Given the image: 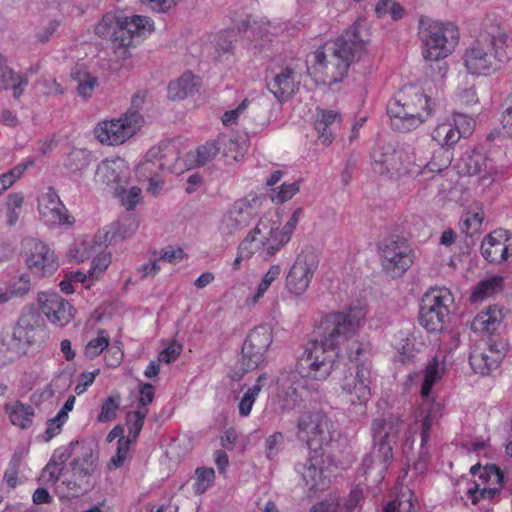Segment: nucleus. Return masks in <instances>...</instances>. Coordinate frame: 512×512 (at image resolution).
<instances>
[{
	"instance_id": "obj_1",
	"label": "nucleus",
	"mask_w": 512,
	"mask_h": 512,
	"mask_svg": "<svg viewBox=\"0 0 512 512\" xmlns=\"http://www.w3.org/2000/svg\"><path fill=\"white\" fill-rule=\"evenodd\" d=\"M365 41L356 25L347 29L333 42H328L313 54L312 70L316 81L331 86L343 80L352 62L361 59Z\"/></svg>"
},
{
	"instance_id": "obj_2",
	"label": "nucleus",
	"mask_w": 512,
	"mask_h": 512,
	"mask_svg": "<svg viewBox=\"0 0 512 512\" xmlns=\"http://www.w3.org/2000/svg\"><path fill=\"white\" fill-rule=\"evenodd\" d=\"M365 318L366 311L361 307L328 313L315 326L313 339L307 346L312 350L322 349L324 357L331 360L334 369L335 356L338 354L335 351L358 334Z\"/></svg>"
},
{
	"instance_id": "obj_3",
	"label": "nucleus",
	"mask_w": 512,
	"mask_h": 512,
	"mask_svg": "<svg viewBox=\"0 0 512 512\" xmlns=\"http://www.w3.org/2000/svg\"><path fill=\"white\" fill-rule=\"evenodd\" d=\"M511 43L512 39L500 27L490 24L466 48L463 64L472 75H489L511 58Z\"/></svg>"
},
{
	"instance_id": "obj_4",
	"label": "nucleus",
	"mask_w": 512,
	"mask_h": 512,
	"mask_svg": "<svg viewBox=\"0 0 512 512\" xmlns=\"http://www.w3.org/2000/svg\"><path fill=\"white\" fill-rule=\"evenodd\" d=\"M404 430V420L399 414H387L376 417L371 423V437L373 446L361 464L364 474L369 471L382 474L387 470L393 459V445H395Z\"/></svg>"
},
{
	"instance_id": "obj_5",
	"label": "nucleus",
	"mask_w": 512,
	"mask_h": 512,
	"mask_svg": "<svg viewBox=\"0 0 512 512\" xmlns=\"http://www.w3.org/2000/svg\"><path fill=\"white\" fill-rule=\"evenodd\" d=\"M73 459L57 485L61 498L78 497L93 487V477L98 470L99 451L89 442H72Z\"/></svg>"
},
{
	"instance_id": "obj_6",
	"label": "nucleus",
	"mask_w": 512,
	"mask_h": 512,
	"mask_svg": "<svg viewBox=\"0 0 512 512\" xmlns=\"http://www.w3.org/2000/svg\"><path fill=\"white\" fill-rule=\"evenodd\" d=\"M418 35L424 45L423 57L434 61L436 67L430 65V68L438 70L436 77H443L448 68L446 63L439 60L451 54L458 44V28L450 22L443 23L422 16L419 19Z\"/></svg>"
},
{
	"instance_id": "obj_7",
	"label": "nucleus",
	"mask_w": 512,
	"mask_h": 512,
	"mask_svg": "<svg viewBox=\"0 0 512 512\" xmlns=\"http://www.w3.org/2000/svg\"><path fill=\"white\" fill-rule=\"evenodd\" d=\"M434 102L414 87L404 88L387 105L392 126L401 132H410L419 127L432 114Z\"/></svg>"
},
{
	"instance_id": "obj_8",
	"label": "nucleus",
	"mask_w": 512,
	"mask_h": 512,
	"mask_svg": "<svg viewBox=\"0 0 512 512\" xmlns=\"http://www.w3.org/2000/svg\"><path fill=\"white\" fill-rule=\"evenodd\" d=\"M345 351L348 359L355 362V371L345 375L342 383V391L349 397L351 404H365L371 395V371L366 359L371 351V344L367 340H350L345 343Z\"/></svg>"
},
{
	"instance_id": "obj_9",
	"label": "nucleus",
	"mask_w": 512,
	"mask_h": 512,
	"mask_svg": "<svg viewBox=\"0 0 512 512\" xmlns=\"http://www.w3.org/2000/svg\"><path fill=\"white\" fill-rule=\"evenodd\" d=\"M332 362L325 358L323 350L305 347L304 353L298 358L295 371L282 374L281 385L286 394L294 400L302 397L301 389H305L306 378L325 380L332 372Z\"/></svg>"
},
{
	"instance_id": "obj_10",
	"label": "nucleus",
	"mask_w": 512,
	"mask_h": 512,
	"mask_svg": "<svg viewBox=\"0 0 512 512\" xmlns=\"http://www.w3.org/2000/svg\"><path fill=\"white\" fill-rule=\"evenodd\" d=\"M144 99L134 95L131 107L118 118L105 120L94 128V135L102 144L121 145L133 137L144 123L143 116L137 111Z\"/></svg>"
},
{
	"instance_id": "obj_11",
	"label": "nucleus",
	"mask_w": 512,
	"mask_h": 512,
	"mask_svg": "<svg viewBox=\"0 0 512 512\" xmlns=\"http://www.w3.org/2000/svg\"><path fill=\"white\" fill-rule=\"evenodd\" d=\"M454 297L446 287L431 288L421 302L419 322L428 332H441L449 322Z\"/></svg>"
},
{
	"instance_id": "obj_12",
	"label": "nucleus",
	"mask_w": 512,
	"mask_h": 512,
	"mask_svg": "<svg viewBox=\"0 0 512 512\" xmlns=\"http://www.w3.org/2000/svg\"><path fill=\"white\" fill-rule=\"evenodd\" d=\"M373 169L379 174H405L414 172L412 153L404 147L379 140L372 152Z\"/></svg>"
},
{
	"instance_id": "obj_13",
	"label": "nucleus",
	"mask_w": 512,
	"mask_h": 512,
	"mask_svg": "<svg viewBox=\"0 0 512 512\" xmlns=\"http://www.w3.org/2000/svg\"><path fill=\"white\" fill-rule=\"evenodd\" d=\"M332 423L321 411L301 414L297 422V435L304 440L312 453L317 454L331 440Z\"/></svg>"
},
{
	"instance_id": "obj_14",
	"label": "nucleus",
	"mask_w": 512,
	"mask_h": 512,
	"mask_svg": "<svg viewBox=\"0 0 512 512\" xmlns=\"http://www.w3.org/2000/svg\"><path fill=\"white\" fill-rule=\"evenodd\" d=\"M259 206L260 200L257 196L236 200L221 218L220 233L224 236H232L249 226L258 216Z\"/></svg>"
},
{
	"instance_id": "obj_15",
	"label": "nucleus",
	"mask_w": 512,
	"mask_h": 512,
	"mask_svg": "<svg viewBox=\"0 0 512 512\" xmlns=\"http://www.w3.org/2000/svg\"><path fill=\"white\" fill-rule=\"evenodd\" d=\"M382 267L393 277L401 276L413 263L412 249L406 240L385 239L379 245Z\"/></svg>"
},
{
	"instance_id": "obj_16",
	"label": "nucleus",
	"mask_w": 512,
	"mask_h": 512,
	"mask_svg": "<svg viewBox=\"0 0 512 512\" xmlns=\"http://www.w3.org/2000/svg\"><path fill=\"white\" fill-rule=\"evenodd\" d=\"M319 265V256L313 249L303 250L296 258L286 277V287L300 296L308 289Z\"/></svg>"
},
{
	"instance_id": "obj_17",
	"label": "nucleus",
	"mask_w": 512,
	"mask_h": 512,
	"mask_svg": "<svg viewBox=\"0 0 512 512\" xmlns=\"http://www.w3.org/2000/svg\"><path fill=\"white\" fill-rule=\"evenodd\" d=\"M178 160L177 148L170 141H161L158 145L149 149L145 160L136 169L137 175L143 179L158 177L164 169L174 172L173 163Z\"/></svg>"
},
{
	"instance_id": "obj_18",
	"label": "nucleus",
	"mask_w": 512,
	"mask_h": 512,
	"mask_svg": "<svg viewBox=\"0 0 512 512\" xmlns=\"http://www.w3.org/2000/svg\"><path fill=\"white\" fill-rule=\"evenodd\" d=\"M280 233L278 228L269 225L267 221L260 220L241 242L239 248L249 254L260 251L264 257H271L284 246L279 244Z\"/></svg>"
},
{
	"instance_id": "obj_19",
	"label": "nucleus",
	"mask_w": 512,
	"mask_h": 512,
	"mask_svg": "<svg viewBox=\"0 0 512 512\" xmlns=\"http://www.w3.org/2000/svg\"><path fill=\"white\" fill-rule=\"evenodd\" d=\"M272 342V333L267 326H258L250 331L242 346L241 368L244 372L256 369Z\"/></svg>"
},
{
	"instance_id": "obj_20",
	"label": "nucleus",
	"mask_w": 512,
	"mask_h": 512,
	"mask_svg": "<svg viewBox=\"0 0 512 512\" xmlns=\"http://www.w3.org/2000/svg\"><path fill=\"white\" fill-rule=\"evenodd\" d=\"M38 302L42 313L55 326L63 327L73 318L72 305L55 292L39 293Z\"/></svg>"
},
{
	"instance_id": "obj_21",
	"label": "nucleus",
	"mask_w": 512,
	"mask_h": 512,
	"mask_svg": "<svg viewBox=\"0 0 512 512\" xmlns=\"http://www.w3.org/2000/svg\"><path fill=\"white\" fill-rule=\"evenodd\" d=\"M38 211L41 219L49 226L72 225L65 205L53 188H48L38 199Z\"/></svg>"
},
{
	"instance_id": "obj_22",
	"label": "nucleus",
	"mask_w": 512,
	"mask_h": 512,
	"mask_svg": "<svg viewBox=\"0 0 512 512\" xmlns=\"http://www.w3.org/2000/svg\"><path fill=\"white\" fill-rule=\"evenodd\" d=\"M44 328L42 316L37 312L30 311L20 316L11 336L26 349L45 336Z\"/></svg>"
},
{
	"instance_id": "obj_23",
	"label": "nucleus",
	"mask_w": 512,
	"mask_h": 512,
	"mask_svg": "<svg viewBox=\"0 0 512 512\" xmlns=\"http://www.w3.org/2000/svg\"><path fill=\"white\" fill-rule=\"evenodd\" d=\"M26 263L30 270L42 276H49L58 268L54 251L46 243L36 239L30 241V251Z\"/></svg>"
},
{
	"instance_id": "obj_24",
	"label": "nucleus",
	"mask_w": 512,
	"mask_h": 512,
	"mask_svg": "<svg viewBox=\"0 0 512 512\" xmlns=\"http://www.w3.org/2000/svg\"><path fill=\"white\" fill-rule=\"evenodd\" d=\"M96 177L107 185L115 184V191L120 194L125 192L124 185L127 184L130 171L123 158L116 157L102 161L96 169Z\"/></svg>"
},
{
	"instance_id": "obj_25",
	"label": "nucleus",
	"mask_w": 512,
	"mask_h": 512,
	"mask_svg": "<svg viewBox=\"0 0 512 512\" xmlns=\"http://www.w3.org/2000/svg\"><path fill=\"white\" fill-rule=\"evenodd\" d=\"M322 453L311 454L303 463H298L296 470L301 474L304 484L310 493H316L326 489L329 479L323 475Z\"/></svg>"
},
{
	"instance_id": "obj_26",
	"label": "nucleus",
	"mask_w": 512,
	"mask_h": 512,
	"mask_svg": "<svg viewBox=\"0 0 512 512\" xmlns=\"http://www.w3.org/2000/svg\"><path fill=\"white\" fill-rule=\"evenodd\" d=\"M72 456V443L63 450L56 451L51 460L43 468L40 475V481L45 485L55 486V489L57 490V485L63 479V474L66 470L65 463Z\"/></svg>"
},
{
	"instance_id": "obj_27",
	"label": "nucleus",
	"mask_w": 512,
	"mask_h": 512,
	"mask_svg": "<svg viewBox=\"0 0 512 512\" xmlns=\"http://www.w3.org/2000/svg\"><path fill=\"white\" fill-rule=\"evenodd\" d=\"M95 33L100 38L109 40L115 52L123 55L124 46L118 45L122 39L121 13H106L95 26Z\"/></svg>"
},
{
	"instance_id": "obj_28",
	"label": "nucleus",
	"mask_w": 512,
	"mask_h": 512,
	"mask_svg": "<svg viewBox=\"0 0 512 512\" xmlns=\"http://www.w3.org/2000/svg\"><path fill=\"white\" fill-rule=\"evenodd\" d=\"M295 75L296 73L292 68L283 67L267 83L268 89L279 101L288 99L298 90Z\"/></svg>"
},
{
	"instance_id": "obj_29",
	"label": "nucleus",
	"mask_w": 512,
	"mask_h": 512,
	"mask_svg": "<svg viewBox=\"0 0 512 512\" xmlns=\"http://www.w3.org/2000/svg\"><path fill=\"white\" fill-rule=\"evenodd\" d=\"M147 27H151L150 21L147 17L139 15L129 17L121 13L122 39L118 42V45L124 46L122 58H127L129 56L127 48L132 45L134 36L139 35L142 31L146 30Z\"/></svg>"
},
{
	"instance_id": "obj_30",
	"label": "nucleus",
	"mask_w": 512,
	"mask_h": 512,
	"mask_svg": "<svg viewBox=\"0 0 512 512\" xmlns=\"http://www.w3.org/2000/svg\"><path fill=\"white\" fill-rule=\"evenodd\" d=\"M503 360V352L475 349L469 356V363L475 373L489 375L497 369Z\"/></svg>"
},
{
	"instance_id": "obj_31",
	"label": "nucleus",
	"mask_w": 512,
	"mask_h": 512,
	"mask_svg": "<svg viewBox=\"0 0 512 512\" xmlns=\"http://www.w3.org/2000/svg\"><path fill=\"white\" fill-rule=\"evenodd\" d=\"M92 161V154L83 148H73L63 159V167L69 175L81 177Z\"/></svg>"
},
{
	"instance_id": "obj_32",
	"label": "nucleus",
	"mask_w": 512,
	"mask_h": 512,
	"mask_svg": "<svg viewBox=\"0 0 512 512\" xmlns=\"http://www.w3.org/2000/svg\"><path fill=\"white\" fill-rule=\"evenodd\" d=\"M510 245H505L494 234L487 235L481 244L482 256L491 263H500L509 257Z\"/></svg>"
},
{
	"instance_id": "obj_33",
	"label": "nucleus",
	"mask_w": 512,
	"mask_h": 512,
	"mask_svg": "<svg viewBox=\"0 0 512 512\" xmlns=\"http://www.w3.org/2000/svg\"><path fill=\"white\" fill-rule=\"evenodd\" d=\"M199 86L198 78L191 72L184 73L179 79L168 86V97L171 100H182L192 95Z\"/></svg>"
},
{
	"instance_id": "obj_34",
	"label": "nucleus",
	"mask_w": 512,
	"mask_h": 512,
	"mask_svg": "<svg viewBox=\"0 0 512 512\" xmlns=\"http://www.w3.org/2000/svg\"><path fill=\"white\" fill-rule=\"evenodd\" d=\"M5 411L9 415V419L14 426L21 429H27L32 425L34 417V408L25 405L20 401H16L5 406Z\"/></svg>"
},
{
	"instance_id": "obj_35",
	"label": "nucleus",
	"mask_w": 512,
	"mask_h": 512,
	"mask_svg": "<svg viewBox=\"0 0 512 512\" xmlns=\"http://www.w3.org/2000/svg\"><path fill=\"white\" fill-rule=\"evenodd\" d=\"M248 118L250 121L248 129L251 133L256 134L263 130L270 124V113L268 105L259 102L252 103Z\"/></svg>"
},
{
	"instance_id": "obj_36",
	"label": "nucleus",
	"mask_w": 512,
	"mask_h": 512,
	"mask_svg": "<svg viewBox=\"0 0 512 512\" xmlns=\"http://www.w3.org/2000/svg\"><path fill=\"white\" fill-rule=\"evenodd\" d=\"M465 170L468 175H478L486 171L489 165V160L484 153L476 150L467 152L461 159Z\"/></svg>"
},
{
	"instance_id": "obj_37",
	"label": "nucleus",
	"mask_w": 512,
	"mask_h": 512,
	"mask_svg": "<svg viewBox=\"0 0 512 512\" xmlns=\"http://www.w3.org/2000/svg\"><path fill=\"white\" fill-rule=\"evenodd\" d=\"M25 349L10 335L0 339V366H6L18 359Z\"/></svg>"
},
{
	"instance_id": "obj_38",
	"label": "nucleus",
	"mask_w": 512,
	"mask_h": 512,
	"mask_svg": "<svg viewBox=\"0 0 512 512\" xmlns=\"http://www.w3.org/2000/svg\"><path fill=\"white\" fill-rule=\"evenodd\" d=\"M71 78L77 82V92L83 98L90 97L94 89L99 85L97 77L78 67L72 70Z\"/></svg>"
},
{
	"instance_id": "obj_39",
	"label": "nucleus",
	"mask_w": 512,
	"mask_h": 512,
	"mask_svg": "<svg viewBox=\"0 0 512 512\" xmlns=\"http://www.w3.org/2000/svg\"><path fill=\"white\" fill-rule=\"evenodd\" d=\"M221 152L219 145L217 144V138L206 142L204 145L197 148L192 153L189 152L186 155L187 161H190L198 166L205 165L212 159H214Z\"/></svg>"
},
{
	"instance_id": "obj_40",
	"label": "nucleus",
	"mask_w": 512,
	"mask_h": 512,
	"mask_svg": "<svg viewBox=\"0 0 512 512\" xmlns=\"http://www.w3.org/2000/svg\"><path fill=\"white\" fill-rule=\"evenodd\" d=\"M451 162L452 153L448 149L440 147L433 153L430 161L420 173L423 175L441 173L450 166Z\"/></svg>"
},
{
	"instance_id": "obj_41",
	"label": "nucleus",
	"mask_w": 512,
	"mask_h": 512,
	"mask_svg": "<svg viewBox=\"0 0 512 512\" xmlns=\"http://www.w3.org/2000/svg\"><path fill=\"white\" fill-rule=\"evenodd\" d=\"M432 139L436 141L442 148L455 145L459 139V132L452 123L445 122L437 125L432 131Z\"/></svg>"
},
{
	"instance_id": "obj_42",
	"label": "nucleus",
	"mask_w": 512,
	"mask_h": 512,
	"mask_svg": "<svg viewBox=\"0 0 512 512\" xmlns=\"http://www.w3.org/2000/svg\"><path fill=\"white\" fill-rule=\"evenodd\" d=\"M442 377V370L436 357L431 359L424 370V380L421 386L420 394L422 398H429L433 385Z\"/></svg>"
},
{
	"instance_id": "obj_43",
	"label": "nucleus",
	"mask_w": 512,
	"mask_h": 512,
	"mask_svg": "<svg viewBox=\"0 0 512 512\" xmlns=\"http://www.w3.org/2000/svg\"><path fill=\"white\" fill-rule=\"evenodd\" d=\"M502 282L503 279L497 276L479 282L472 293L473 301H483L491 296L501 289Z\"/></svg>"
},
{
	"instance_id": "obj_44",
	"label": "nucleus",
	"mask_w": 512,
	"mask_h": 512,
	"mask_svg": "<svg viewBox=\"0 0 512 512\" xmlns=\"http://www.w3.org/2000/svg\"><path fill=\"white\" fill-rule=\"evenodd\" d=\"M471 474L475 475L479 472V479L482 482H488L490 484L503 485L504 475L500 468L494 464L487 465L484 469L481 468L480 464L473 465L470 469Z\"/></svg>"
},
{
	"instance_id": "obj_45",
	"label": "nucleus",
	"mask_w": 512,
	"mask_h": 512,
	"mask_svg": "<svg viewBox=\"0 0 512 512\" xmlns=\"http://www.w3.org/2000/svg\"><path fill=\"white\" fill-rule=\"evenodd\" d=\"M148 409L146 408H140L134 412H129L126 416V423L128 426V437L131 441H136L138 438L143 425L144 420L147 416Z\"/></svg>"
},
{
	"instance_id": "obj_46",
	"label": "nucleus",
	"mask_w": 512,
	"mask_h": 512,
	"mask_svg": "<svg viewBox=\"0 0 512 512\" xmlns=\"http://www.w3.org/2000/svg\"><path fill=\"white\" fill-rule=\"evenodd\" d=\"M484 219L483 212H467L465 216L460 221V229L461 231L467 235L472 236L477 233Z\"/></svg>"
},
{
	"instance_id": "obj_47",
	"label": "nucleus",
	"mask_w": 512,
	"mask_h": 512,
	"mask_svg": "<svg viewBox=\"0 0 512 512\" xmlns=\"http://www.w3.org/2000/svg\"><path fill=\"white\" fill-rule=\"evenodd\" d=\"M120 403L121 396L118 393L106 398L98 415V421L104 423L113 420L116 417Z\"/></svg>"
},
{
	"instance_id": "obj_48",
	"label": "nucleus",
	"mask_w": 512,
	"mask_h": 512,
	"mask_svg": "<svg viewBox=\"0 0 512 512\" xmlns=\"http://www.w3.org/2000/svg\"><path fill=\"white\" fill-rule=\"evenodd\" d=\"M261 379L262 377H259L258 382H260ZM260 391L261 385L256 383L245 392L239 403V413L241 416H248L250 414L253 404Z\"/></svg>"
},
{
	"instance_id": "obj_49",
	"label": "nucleus",
	"mask_w": 512,
	"mask_h": 512,
	"mask_svg": "<svg viewBox=\"0 0 512 512\" xmlns=\"http://www.w3.org/2000/svg\"><path fill=\"white\" fill-rule=\"evenodd\" d=\"M109 345V339L104 330H101L98 336L91 339L85 347V356L93 359L100 355L103 350Z\"/></svg>"
},
{
	"instance_id": "obj_50",
	"label": "nucleus",
	"mask_w": 512,
	"mask_h": 512,
	"mask_svg": "<svg viewBox=\"0 0 512 512\" xmlns=\"http://www.w3.org/2000/svg\"><path fill=\"white\" fill-rule=\"evenodd\" d=\"M195 491L199 494L204 493L211 485L215 478L213 468H197L196 469Z\"/></svg>"
},
{
	"instance_id": "obj_51",
	"label": "nucleus",
	"mask_w": 512,
	"mask_h": 512,
	"mask_svg": "<svg viewBox=\"0 0 512 512\" xmlns=\"http://www.w3.org/2000/svg\"><path fill=\"white\" fill-rule=\"evenodd\" d=\"M452 124L456 128V131L459 132L461 138L467 137L472 133V130L474 129L475 126V121L473 118L465 114L454 113Z\"/></svg>"
},
{
	"instance_id": "obj_52",
	"label": "nucleus",
	"mask_w": 512,
	"mask_h": 512,
	"mask_svg": "<svg viewBox=\"0 0 512 512\" xmlns=\"http://www.w3.org/2000/svg\"><path fill=\"white\" fill-rule=\"evenodd\" d=\"M217 144L219 145L220 150L224 154V156H230L235 160L237 159L238 155L234 154V152H237L240 144L236 137H232L225 134L219 135L217 137Z\"/></svg>"
},
{
	"instance_id": "obj_53",
	"label": "nucleus",
	"mask_w": 512,
	"mask_h": 512,
	"mask_svg": "<svg viewBox=\"0 0 512 512\" xmlns=\"http://www.w3.org/2000/svg\"><path fill=\"white\" fill-rule=\"evenodd\" d=\"M502 485H498V487H483L480 488V484L475 483L473 488H470L468 490V495L470 496L472 503L476 504L480 499H492L494 498L499 492L500 487Z\"/></svg>"
},
{
	"instance_id": "obj_54",
	"label": "nucleus",
	"mask_w": 512,
	"mask_h": 512,
	"mask_svg": "<svg viewBox=\"0 0 512 512\" xmlns=\"http://www.w3.org/2000/svg\"><path fill=\"white\" fill-rule=\"evenodd\" d=\"M281 273V267L279 265H273L269 268L262 281L258 285L257 292L254 296V300L257 301L264 293L268 290L271 283L276 280Z\"/></svg>"
},
{
	"instance_id": "obj_55",
	"label": "nucleus",
	"mask_w": 512,
	"mask_h": 512,
	"mask_svg": "<svg viewBox=\"0 0 512 512\" xmlns=\"http://www.w3.org/2000/svg\"><path fill=\"white\" fill-rule=\"evenodd\" d=\"M383 512H417L412 497L404 499V495L398 500L389 502Z\"/></svg>"
},
{
	"instance_id": "obj_56",
	"label": "nucleus",
	"mask_w": 512,
	"mask_h": 512,
	"mask_svg": "<svg viewBox=\"0 0 512 512\" xmlns=\"http://www.w3.org/2000/svg\"><path fill=\"white\" fill-rule=\"evenodd\" d=\"M33 161L29 162L28 164L24 165H17L7 173H4L0 176V186L3 188L4 191H6L8 188H10L17 179H19L24 170L29 166L32 165Z\"/></svg>"
},
{
	"instance_id": "obj_57",
	"label": "nucleus",
	"mask_w": 512,
	"mask_h": 512,
	"mask_svg": "<svg viewBox=\"0 0 512 512\" xmlns=\"http://www.w3.org/2000/svg\"><path fill=\"white\" fill-rule=\"evenodd\" d=\"M302 212H303L302 208H297L293 212V214L291 215V217L289 218L287 223L284 225V227L281 230H279V232H281L279 234L280 235V240H279L280 245H285L286 243L289 242L292 232L295 229V227L297 226L298 220H299L300 216L302 215Z\"/></svg>"
},
{
	"instance_id": "obj_58",
	"label": "nucleus",
	"mask_w": 512,
	"mask_h": 512,
	"mask_svg": "<svg viewBox=\"0 0 512 512\" xmlns=\"http://www.w3.org/2000/svg\"><path fill=\"white\" fill-rule=\"evenodd\" d=\"M132 443L130 438H121L118 439V445H117V452L116 454L111 458L109 466L118 468L121 467L127 457L130 444Z\"/></svg>"
},
{
	"instance_id": "obj_59",
	"label": "nucleus",
	"mask_w": 512,
	"mask_h": 512,
	"mask_svg": "<svg viewBox=\"0 0 512 512\" xmlns=\"http://www.w3.org/2000/svg\"><path fill=\"white\" fill-rule=\"evenodd\" d=\"M299 191V183H283L279 190L272 196V200L276 203H284L290 200Z\"/></svg>"
},
{
	"instance_id": "obj_60",
	"label": "nucleus",
	"mask_w": 512,
	"mask_h": 512,
	"mask_svg": "<svg viewBox=\"0 0 512 512\" xmlns=\"http://www.w3.org/2000/svg\"><path fill=\"white\" fill-rule=\"evenodd\" d=\"M283 439L284 437L281 432H275L266 439L265 454L269 460L277 456L283 444Z\"/></svg>"
},
{
	"instance_id": "obj_61",
	"label": "nucleus",
	"mask_w": 512,
	"mask_h": 512,
	"mask_svg": "<svg viewBox=\"0 0 512 512\" xmlns=\"http://www.w3.org/2000/svg\"><path fill=\"white\" fill-rule=\"evenodd\" d=\"M182 351V345L176 342L171 343L168 347L159 353L158 361L169 364L175 361Z\"/></svg>"
},
{
	"instance_id": "obj_62",
	"label": "nucleus",
	"mask_w": 512,
	"mask_h": 512,
	"mask_svg": "<svg viewBox=\"0 0 512 512\" xmlns=\"http://www.w3.org/2000/svg\"><path fill=\"white\" fill-rule=\"evenodd\" d=\"M30 291V277L22 274L17 281L10 286V294L22 297Z\"/></svg>"
},
{
	"instance_id": "obj_63",
	"label": "nucleus",
	"mask_w": 512,
	"mask_h": 512,
	"mask_svg": "<svg viewBox=\"0 0 512 512\" xmlns=\"http://www.w3.org/2000/svg\"><path fill=\"white\" fill-rule=\"evenodd\" d=\"M110 254L97 255L92 261V267L88 271L89 277H98L96 273H102L110 264Z\"/></svg>"
},
{
	"instance_id": "obj_64",
	"label": "nucleus",
	"mask_w": 512,
	"mask_h": 512,
	"mask_svg": "<svg viewBox=\"0 0 512 512\" xmlns=\"http://www.w3.org/2000/svg\"><path fill=\"white\" fill-rule=\"evenodd\" d=\"M341 116L339 113L333 111V110H320L317 113V117L315 120V125L322 127V125L331 127L333 123H335L337 120H340Z\"/></svg>"
}]
</instances>
